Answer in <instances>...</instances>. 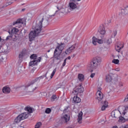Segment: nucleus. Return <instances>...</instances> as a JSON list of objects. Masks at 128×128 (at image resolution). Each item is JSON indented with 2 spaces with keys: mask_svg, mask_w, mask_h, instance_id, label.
Here are the masks:
<instances>
[{
  "mask_svg": "<svg viewBox=\"0 0 128 128\" xmlns=\"http://www.w3.org/2000/svg\"><path fill=\"white\" fill-rule=\"evenodd\" d=\"M96 99L99 102H100L102 98H104V94H102V92H100V90H98V92L96 93Z\"/></svg>",
  "mask_w": 128,
  "mask_h": 128,
  "instance_id": "11",
  "label": "nucleus"
},
{
  "mask_svg": "<svg viewBox=\"0 0 128 128\" xmlns=\"http://www.w3.org/2000/svg\"><path fill=\"white\" fill-rule=\"evenodd\" d=\"M58 10H60V8H58V7H57Z\"/></svg>",
  "mask_w": 128,
  "mask_h": 128,
  "instance_id": "56",
  "label": "nucleus"
},
{
  "mask_svg": "<svg viewBox=\"0 0 128 128\" xmlns=\"http://www.w3.org/2000/svg\"><path fill=\"white\" fill-rule=\"evenodd\" d=\"M24 10H26V9H25V8L22 9V12H24Z\"/></svg>",
  "mask_w": 128,
  "mask_h": 128,
  "instance_id": "53",
  "label": "nucleus"
},
{
  "mask_svg": "<svg viewBox=\"0 0 128 128\" xmlns=\"http://www.w3.org/2000/svg\"><path fill=\"white\" fill-rule=\"evenodd\" d=\"M94 76H96V74L94 73H92L91 74L90 76V78H94Z\"/></svg>",
  "mask_w": 128,
  "mask_h": 128,
  "instance_id": "46",
  "label": "nucleus"
},
{
  "mask_svg": "<svg viewBox=\"0 0 128 128\" xmlns=\"http://www.w3.org/2000/svg\"><path fill=\"white\" fill-rule=\"evenodd\" d=\"M119 122H126V119L122 116H120L119 117V120H118Z\"/></svg>",
  "mask_w": 128,
  "mask_h": 128,
  "instance_id": "25",
  "label": "nucleus"
},
{
  "mask_svg": "<svg viewBox=\"0 0 128 128\" xmlns=\"http://www.w3.org/2000/svg\"><path fill=\"white\" fill-rule=\"evenodd\" d=\"M56 98H57L56 96L54 94L52 95L50 98L51 102H54V100H56Z\"/></svg>",
  "mask_w": 128,
  "mask_h": 128,
  "instance_id": "29",
  "label": "nucleus"
},
{
  "mask_svg": "<svg viewBox=\"0 0 128 128\" xmlns=\"http://www.w3.org/2000/svg\"><path fill=\"white\" fill-rule=\"evenodd\" d=\"M96 42H98L92 40V44H94V46H96Z\"/></svg>",
  "mask_w": 128,
  "mask_h": 128,
  "instance_id": "44",
  "label": "nucleus"
},
{
  "mask_svg": "<svg viewBox=\"0 0 128 128\" xmlns=\"http://www.w3.org/2000/svg\"><path fill=\"white\" fill-rule=\"evenodd\" d=\"M22 119L20 118V116L18 115L16 118L14 120L15 124H18V122H20Z\"/></svg>",
  "mask_w": 128,
  "mask_h": 128,
  "instance_id": "24",
  "label": "nucleus"
},
{
  "mask_svg": "<svg viewBox=\"0 0 128 128\" xmlns=\"http://www.w3.org/2000/svg\"><path fill=\"white\" fill-rule=\"evenodd\" d=\"M114 77V74H109L106 76V82H110L112 80V78Z\"/></svg>",
  "mask_w": 128,
  "mask_h": 128,
  "instance_id": "13",
  "label": "nucleus"
},
{
  "mask_svg": "<svg viewBox=\"0 0 128 128\" xmlns=\"http://www.w3.org/2000/svg\"><path fill=\"white\" fill-rule=\"evenodd\" d=\"M19 116H20V118L21 119V120H22L28 118V114L27 112H24L20 114Z\"/></svg>",
  "mask_w": 128,
  "mask_h": 128,
  "instance_id": "14",
  "label": "nucleus"
},
{
  "mask_svg": "<svg viewBox=\"0 0 128 128\" xmlns=\"http://www.w3.org/2000/svg\"><path fill=\"white\" fill-rule=\"evenodd\" d=\"M46 23L45 26H48V20H44V24Z\"/></svg>",
  "mask_w": 128,
  "mask_h": 128,
  "instance_id": "43",
  "label": "nucleus"
},
{
  "mask_svg": "<svg viewBox=\"0 0 128 128\" xmlns=\"http://www.w3.org/2000/svg\"><path fill=\"white\" fill-rule=\"evenodd\" d=\"M114 70L116 72H120V69L119 68H115Z\"/></svg>",
  "mask_w": 128,
  "mask_h": 128,
  "instance_id": "45",
  "label": "nucleus"
},
{
  "mask_svg": "<svg viewBox=\"0 0 128 128\" xmlns=\"http://www.w3.org/2000/svg\"><path fill=\"white\" fill-rule=\"evenodd\" d=\"M65 60H70V56H68L67 58H66Z\"/></svg>",
  "mask_w": 128,
  "mask_h": 128,
  "instance_id": "49",
  "label": "nucleus"
},
{
  "mask_svg": "<svg viewBox=\"0 0 128 128\" xmlns=\"http://www.w3.org/2000/svg\"><path fill=\"white\" fill-rule=\"evenodd\" d=\"M102 62L100 58L97 57L93 58L89 64L90 70H96L98 66V64Z\"/></svg>",
  "mask_w": 128,
  "mask_h": 128,
  "instance_id": "2",
  "label": "nucleus"
},
{
  "mask_svg": "<svg viewBox=\"0 0 128 128\" xmlns=\"http://www.w3.org/2000/svg\"><path fill=\"white\" fill-rule=\"evenodd\" d=\"M128 110V106H126L125 108V110L123 111V112H122V114H124H124H126V110Z\"/></svg>",
  "mask_w": 128,
  "mask_h": 128,
  "instance_id": "34",
  "label": "nucleus"
},
{
  "mask_svg": "<svg viewBox=\"0 0 128 128\" xmlns=\"http://www.w3.org/2000/svg\"><path fill=\"white\" fill-rule=\"evenodd\" d=\"M37 88H38V86H36L34 87V88H33L32 90V92H34V90H36Z\"/></svg>",
  "mask_w": 128,
  "mask_h": 128,
  "instance_id": "47",
  "label": "nucleus"
},
{
  "mask_svg": "<svg viewBox=\"0 0 128 128\" xmlns=\"http://www.w3.org/2000/svg\"><path fill=\"white\" fill-rule=\"evenodd\" d=\"M14 35L11 34V36H8L6 38V40H10V38H14Z\"/></svg>",
  "mask_w": 128,
  "mask_h": 128,
  "instance_id": "33",
  "label": "nucleus"
},
{
  "mask_svg": "<svg viewBox=\"0 0 128 128\" xmlns=\"http://www.w3.org/2000/svg\"><path fill=\"white\" fill-rule=\"evenodd\" d=\"M106 106H105L104 105H103L102 108H101V110H106Z\"/></svg>",
  "mask_w": 128,
  "mask_h": 128,
  "instance_id": "39",
  "label": "nucleus"
},
{
  "mask_svg": "<svg viewBox=\"0 0 128 128\" xmlns=\"http://www.w3.org/2000/svg\"><path fill=\"white\" fill-rule=\"evenodd\" d=\"M10 34V32H9Z\"/></svg>",
  "mask_w": 128,
  "mask_h": 128,
  "instance_id": "58",
  "label": "nucleus"
},
{
  "mask_svg": "<svg viewBox=\"0 0 128 128\" xmlns=\"http://www.w3.org/2000/svg\"><path fill=\"white\" fill-rule=\"evenodd\" d=\"M50 52V50H48V52Z\"/></svg>",
  "mask_w": 128,
  "mask_h": 128,
  "instance_id": "55",
  "label": "nucleus"
},
{
  "mask_svg": "<svg viewBox=\"0 0 128 128\" xmlns=\"http://www.w3.org/2000/svg\"><path fill=\"white\" fill-rule=\"evenodd\" d=\"M78 78L79 80H80V82H82L84 80V74H78Z\"/></svg>",
  "mask_w": 128,
  "mask_h": 128,
  "instance_id": "20",
  "label": "nucleus"
},
{
  "mask_svg": "<svg viewBox=\"0 0 128 128\" xmlns=\"http://www.w3.org/2000/svg\"><path fill=\"white\" fill-rule=\"evenodd\" d=\"M25 110H27V112H28L30 114H32V112H34V109L32 108V107H27L25 108H24Z\"/></svg>",
  "mask_w": 128,
  "mask_h": 128,
  "instance_id": "23",
  "label": "nucleus"
},
{
  "mask_svg": "<svg viewBox=\"0 0 128 128\" xmlns=\"http://www.w3.org/2000/svg\"><path fill=\"white\" fill-rule=\"evenodd\" d=\"M46 74H48V72L45 75H43L40 77L36 78L34 80H32L29 84H28V86H32V84H36V82H39L40 80L44 78H46Z\"/></svg>",
  "mask_w": 128,
  "mask_h": 128,
  "instance_id": "5",
  "label": "nucleus"
},
{
  "mask_svg": "<svg viewBox=\"0 0 128 128\" xmlns=\"http://www.w3.org/2000/svg\"><path fill=\"white\" fill-rule=\"evenodd\" d=\"M58 12V10H56V12H55V14H56V12ZM54 14L52 15V16H54Z\"/></svg>",
  "mask_w": 128,
  "mask_h": 128,
  "instance_id": "51",
  "label": "nucleus"
},
{
  "mask_svg": "<svg viewBox=\"0 0 128 128\" xmlns=\"http://www.w3.org/2000/svg\"><path fill=\"white\" fill-rule=\"evenodd\" d=\"M73 100L75 104H78L79 102H82V100H80V98H78V96L76 95V96H74L73 98Z\"/></svg>",
  "mask_w": 128,
  "mask_h": 128,
  "instance_id": "16",
  "label": "nucleus"
},
{
  "mask_svg": "<svg viewBox=\"0 0 128 128\" xmlns=\"http://www.w3.org/2000/svg\"><path fill=\"white\" fill-rule=\"evenodd\" d=\"M68 110V106L66 107L64 110V112H66Z\"/></svg>",
  "mask_w": 128,
  "mask_h": 128,
  "instance_id": "41",
  "label": "nucleus"
},
{
  "mask_svg": "<svg viewBox=\"0 0 128 128\" xmlns=\"http://www.w3.org/2000/svg\"><path fill=\"white\" fill-rule=\"evenodd\" d=\"M98 39L96 38L95 36H93L92 38V40L94 42H98Z\"/></svg>",
  "mask_w": 128,
  "mask_h": 128,
  "instance_id": "37",
  "label": "nucleus"
},
{
  "mask_svg": "<svg viewBox=\"0 0 128 128\" xmlns=\"http://www.w3.org/2000/svg\"><path fill=\"white\" fill-rule=\"evenodd\" d=\"M2 92L4 94H10V88L8 87H4L2 88Z\"/></svg>",
  "mask_w": 128,
  "mask_h": 128,
  "instance_id": "18",
  "label": "nucleus"
},
{
  "mask_svg": "<svg viewBox=\"0 0 128 128\" xmlns=\"http://www.w3.org/2000/svg\"><path fill=\"white\" fill-rule=\"evenodd\" d=\"M66 59H65L64 61L62 66H66Z\"/></svg>",
  "mask_w": 128,
  "mask_h": 128,
  "instance_id": "42",
  "label": "nucleus"
},
{
  "mask_svg": "<svg viewBox=\"0 0 128 128\" xmlns=\"http://www.w3.org/2000/svg\"><path fill=\"white\" fill-rule=\"evenodd\" d=\"M42 60V57L38 58V60H33L30 61L29 63V66H34L38 64V62H40Z\"/></svg>",
  "mask_w": 128,
  "mask_h": 128,
  "instance_id": "7",
  "label": "nucleus"
},
{
  "mask_svg": "<svg viewBox=\"0 0 128 128\" xmlns=\"http://www.w3.org/2000/svg\"><path fill=\"white\" fill-rule=\"evenodd\" d=\"M118 34V30H114L112 32L111 34L110 38H116V36Z\"/></svg>",
  "mask_w": 128,
  "mask_h": 128,
  "instance_id": "22",
  "label": "nucleus"
},
{
  "mask_svg": "<svg viewBox=\"0 0 128 128\" xmlns=\"http://www.w3.org/2000/svg\"><path fill=\"white\" fill-rule=\"evenodd\" d=\"M82 0H76V2H80Z\"/></svg>",
  "mask_w": 128,
  "mask_h": 128,
  "instance_id": "52",
  "label": "nucleus"
},
{
  "mask_svg": "<svg viewBox=\"0 0 128 128\" xmlns=\"http://www.w3.org/2000/svg\"><path fill=\"white\" fill-rule=\"evenodd\" d=\"M97 42L98 44H102L104 43V41L102 40L98 39Z\"/></svg>",
  "mask_w": 128,
  "mask_h": 128,
  "instance_id": "35",
  "label": "nucleus"
},
{
  "mask_svg": "<svg viewBox=\"0 0 128 128\" xmlns=\"http://www.w3.org/2000/svg\"><path fill=\"white\" fill-rule=\"evenodd\" d=\"M56 68L52 72L51 74L50 78H54V74H56Z\"/></svg>",
  "mask_w": 128,
  "mask_h": 128,
  "instance_id": "30",
  "label": "nucleus"
},
{
  "mask_svg": "<svg viewBox=\"0 0 128 128\" xmlns=\"http://www.w3.org/2000/svg\"><path fill=\"white\" fill-rule=\"evenodd\" d=\"M123 46L122 47H120V46H115V49L116 50V52H120V50H122V48Z\"/></svg>",
  "mask_w": 128,
  "mask_h": 128,
  "instance_id": "27",
  "label": "nucleus"
},
{
  "mask_svg": "<svg viewBox=\"0 0 128 128\" xmlns=\"http://www.w3.org/2000/svg\"><path fill=\"white\" fill-rule=\"evenodd\" d=\"M128 102V94L125 97L124 99V102Z\"/></svg>",
  "mask_w": 128,
  "mask_h": 128,
  "instance_id": "38",
  "label": "nucleus"
},
{
  "mask_svg": "<svg viewBox=\"0 0 128 128\" xmlns=\"http://www.w3.org/2000/svg\"><path fill=\"white\" fill-rule=\"evenodd\" d=\"M105 42H106V44H110V40H106Z\"/></svg>",
  "mask_w": 128,
  "mask_h": 128,
  "instance_id": "36",
  "label": "nucleus"
},
{
  "mask_svg": "<svg viewBox=\"0 0 128 128\" xmlns=\"http://www.w3.org/2000/svg\"><path fill=\"white\" fill-rule=\"evenodd\" d=\"M4 8V6H0V10H2V8Z\"/></svg>",
  "mask_w": 128,
  "mask_h": 128,
  "instance_id": "50",
  "label": "nucleus"
},
{
  "mask_svg": "<svg viewBox=\"0 0 128 128\" xmlns=\"http://www.w3.org/2000/svg\"><path fill=\"white\" fill-rule=\"evenodd\" d=\"M82 112H80L78 115V122L79 124H82Z\"/></svg>",
  "mask_w": 128,
  "mask_h": 128,
  "instance_id": "17",
  "label": "nucleus"
},
{
  "mask_svg": "<svg viewBox=\"0 0 128 128\" xmlns=\"http://www.w3.org/2000/svg\"><path fill=\"white\" fill-rule=\"evenodd\" d=\"M44 22V18L41 20H38L37 23L34 28V31H31L28 35L30 42H32L36 38V36H40V34L42 32V22Z\"/></svg>",
  "mask_w": 128,
  "mask_h": 128,
  "instance_id": "1",
  "label": "nucleus"
},
{
  "mask_svg": "<svg viewBox=\"0 0 128 128\" xmlns=\"http://www.w3.org/2000/svg\"><path fill=\"white\" fill-rule=\"evenodd\" d=\"M122 85H123L122 82H119V86H122Z\"/></svg>",
  "mask_w": 128,
  "mask_h": 128,
  "instance_id": "48",
  "label": "nucleus"
},
{
  "mask_svg": "<svg viewBox=\"0 0 128 128\" xmlns=\"http://www.w3.org/2000/svg\"><path fill=\"white\" fill-rule=\"evenodd\" d=\"M78 4V2H76V0H70L69 2V7L70 10H76L78 8L77 5Z\"/></svg>",
  "mask_w": 128,
  "mask_h": 128,
  "instance_id": "6",
  "label": "nucleus"
},
{
  "mask_svg": "<svg viewBox=\"0 0 128 128\" xmlns=\"http://www.w3.org/2000/svg\"><path fill=\"white\" fill-rule=\"evenodd\" d=\"M36 58H38V55L36 54H32L30 56V58L33 60H38Z\"/></svg>",
  "mask_w": 128,
  "mask_h": 128,
  "instance_id": "26",
  "label": "nucleus"
},
{
  "mask_svg": "<svg viewBox=\"0 0 128 128\" xmlns=\"http://www.w3.org/2000/svg\"><path fill=\"white\" fill-rule=\"evenodd\" d=\"M45 112L46 114H50V112H52V109L50 108H46Z\"/></svg>",
  "mask_w": 128,
  "mask_h": 128,
  "instance_id": "32",
  "label": "nucleus"
},
{
  "mask_svg": "<svg viewBox=\"0 0 128 128\" xmlns=\"http://www.w3.org/2000/svg\"><path fill=\"white\" fill-rule=\"evenodd\" d=\"M116 28H118V25H116Z\"/></svg>",
  "mask_w": 128,
  "mask_h": 128,
  "instance_id": "54",
  "label": "nucleus"
},
{
  "mask_svg": "<svg viewBox=\"0 0 128 128\" xmlns=\"http://www.w3.org/2000/svg\"><path fill=\"white\" fill-rule=\"evenodd\" d=\"M22 24H24V22H22V19H18L13 22V26H15L16 28H18V26L20 28Z\"/></svg>",
  "mask_w": 128,
  "mask_h": 128,
  "instance_id": "9",
  "label": "nucleus"
},
{
  "mask_svg": "<svg viewBox=\"0 0 128 128\" xmlns=\"http://www.w3.org/2000/svg\"><path fill=\"white\" fill-rule=\"evenodd\" d=\"M24 52H20L18 55V58L20 62H22V60L24 58Z\"/></svg>",
  "mask_w": 128,
  "mask_h": 128,
  "instance_id": "19",
  "label": "nucleus"
},
{
  "mask_svg": "<svg viewBox=\"0 0 128 128\" xmlns=\"http://www.w3.org/2000/svg\"><path fill=\"white\" fill-rule=\"evenodd\" d=\"M84 87H82V85H80L74 88L72 92L75 96H78V94H82L84 92Z\"/></svg>",
  "mask_w": 128,
  "mask_h": 128,
  "instance_id": "3",
  "label": "nucleus"
},
{
  "mask_svg": "<svg viewBox=\"0 0 128 128\" xmlns=\"http://www.w3.org/2000/svg\"><path fill=\"white\" fill-rule=\"evenodd\" d=\"M112 114H114V112H112Z\"/></svg>",
  "mask_w": 128,
  "mask_h": 128,
  "instance_id": "57",
  "label": "nucleus"
},
{
  "mask_svg": "<svg viewBox=\"0 0 128 128\" xmlns=\"http://www.w3.org/2000/svg\"><path fill=\"white\" fill-rule=\"evenodd\" d=\"M98 32H100V34L104 36L106 34V29L104 28V25H102L100 26V28L98 30Z\"/></svg>",
  "mask_w": 128,
  "mask_h": 128,
  "instance_id": "12",
  "label": "nucleus"
},
{
  "mask_svg": "<svg viewBox=\"0 0 128 128\" xmlns=\"http://www.w3.org/2000/svg\"><path fill=\"white\" fill-rule=\"evenodd\" d=\"M74 50H76V44H74L72 46L68 48L65 51V53L66 54H72V52H74Z\"/></svg>",
  "mask_w": 128,
  "mask_h": 128,
  "instance_id": "8",
  "label": "nucleus"
},
{
  "mask_svg": "<svg viewBox=\"0 0 128 128\" xmlns=\"http://www.w3.org/2000/svg\"><path fill=\"white\" fill-rule=\"evenodd\" d=\"M112 62H113V64H120V60L118 59H114Z\"/></svg>",
  "mask_w": 128,
  "mask_h": 128,
  "instance_id": "28",
  "label": "nucleus"
},
{
  "mask_svg": "<svg viewBox=\"0 0 128 128\" xmlns=\"http://www.w3.org/2000/svg\"><path fill=\"white\" fill-rule=\"evenodd\" d=\"M122 10H124L122 9Z\"/></svg>",
  "mask_w": 128,
  "mask_h": 128,
  "instance_id": "59",
  "label": "nucleus"
},
{
  "mask_svg": "<svg viewBox=\"0 0 128 128\" xmlns=\"http://www.w3.org/2000/svg\"><path fill=\"white\" fill-rule=\"evenodd\" d=\"M104 106H106L107 108L108 106V102L106 101L104 102Z\"/></svg>",
  "mask_w": 128,
  "mask_h": 128,
  "instance_id": "40",
  "label": "nucleus"
},
{
  "mask_svg": "<svg viewBox=\"0 0 128 128\" xmlns=\"http://www.w3.org/2000/svg\"><path fill=\"white\" fill-rule=\"evenodd\" d=\"M61 118L63 124H66L68 122H70V116L68 114H64L62 116Z\"/></svg>",
  "mask_w": 128,
  "mask_h": 128,
  "instance_id": "10",
  "label": "nucleus"
},
{
  "mask_svg": "<svg viewBox=\"0 0 128 128\" xmlns=\"http://www.w3.org/2000/svg\"><path fill=\"white\" fill-rule=\"evenodd\" d=\"M66 44L64 43H60L58 44V46L55 50H54V54H56V52H59V54H60L64 48V46Z\"/></svg>",
  "mask_w": 128,
  "mask_h": 128,
  "instance_id": "4",
  "label": "nucleus"
},
{
  "mask_svg": "<svg viewBox=\"0 0 128 128\" xmlns=\"http://www.w3.org/2000/svg\"><path fill=\"white\" fill-rule=\"evenodd\" d=\"M18 28H14L12 30L11 34L12 36H14V38H16V34H18Z\"/></svg>",
  "mask_w": 128,
  "mask_h": 128,
  "instance_id": "15",
  "label": "nucleus"
},
{
  "mask_svg": "<svg viewBox=\"0 0 128 128\" xmlns=\"http://www.w3.org/2000/svg\"><path fill=\"white\" fill-rule=\"evenodd\" d=\"M60 52H56V54H54V56L56 60H60V58L58 56H60V54H59Z\"/></svg>",
  "mask_w": 128,
  "mask_h": 128,
  "instance_id": "21",
  "label": "nucleus"
},
{
  "mask_svg": "<svg viewBox=\"0 0 128 128\" xmlns=\"http://www.w3.org/2000/svg\"><path fill=\"white\" fill-rule=\"evenodd\" d=\"M42 126V122H38L35 126L34 128H40Z\"/></svg>",
  "mask_w": 128,
  "mask_h": 128,
  "instance_id": "31",
  "label": "nucleus"
}]
</instances>
